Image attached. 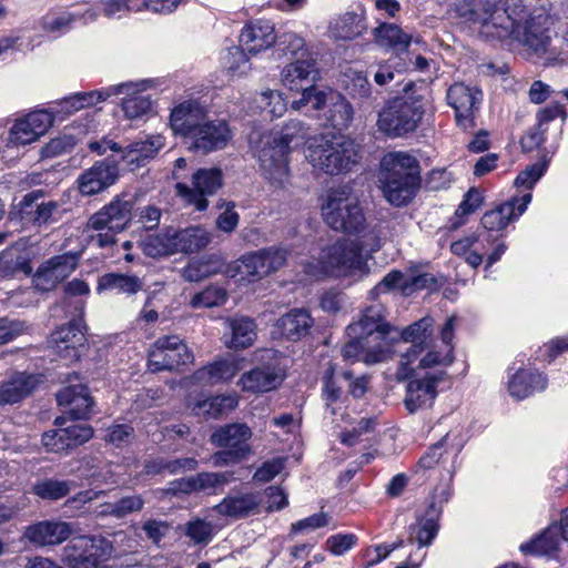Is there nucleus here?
<instances>
[{"label": "nucleus", "instance_id": "obj_14", "mask_svg": "<svg viewBox=\"0 0 568 568\" xmlns=\"http://www.w3.org/2000/svg\"><path fill=\"white\" fill-rule=\"evenodd\" d=\"M75 310L79 312L78 316L59 326L50 336V343L55 348L57 355L70 361H79L81 357L80 348L87 344V326L83 320L84 303L78 302Z\"/></svg>", "mask_w": 568, "mask_h": 568}, {"label": "nucleus", "instance_id": "obj_6", "mask_svg": "<svg viewBox=\"0 0 568 568\" xmlns=\"http://www.w3.org/2000/svg\"><path fill=\"white\" fill-rule=\"evenodd\" d=\"M460 16L481 27V33L497 39L519 38L520 24L507 9L488 0H471L460 8Z\"/></svg>", "mask_w": 568, "mask_h": 568}, {"label": "nucleus", "instance_id": "obj_19", "mask_svg": "<svg viewBox=\"0 0 568 568\" xmlns=\"http://www.w3.org/2000/svg\"><path fill=\"white\" fill-rule=\"evenodd\" d=\"M554 18L544 10L534 11L524 26H520L519 38L525 47L541 55L548 51L552 38Z\"/></svg>", "mask_w": 568, "mask_h": 568}, {"label": "nucleus", "instance_id": "obj_27", "mask_svg": "<svg viewBox=\"0 0 568 568\" xmlns=\"http://www.w3.org/2000/svg\"><path fill=\"white\" fill-rule=\"evenodd\" d=\"M206 116V109L196 100H186L176 105L170 115V125L175 134L182 135L184 142L199 128Z\"/></svg>", "mask_w": 568, "mask_h": 568}, {"label": "nucleus", "instance_id": "obj_13", "mask_svg": "<svg viewBox=\"0 0 568 568\" xmlns=\"http://www.w3.org/2000/svg\"><path fill=\"white\" fill-rule=\"evenodd\" d=\"M410 367L413 373L408 377H404L399 368L397 369V376L399 381H407L404 406L409 414H414L419 409L433 406L438 396V385L448 378V374L445 371H439L437 373H426L423 377H418L416 376V368Z\"/></svg>", "mask_w": 568, "mask_h": 568}, {"label": "nucleus", "instance_id": "obj_20", "mask_svg": "<svg viewBox=\"0 0 568 568\" xmlns=\"http://www.w3.org/2000/svg\"><path fill=\"white\" fill-rule=\"evenodd\" d=\"M73 532L71 523L59 519H44L24 527L22 540L36 548L59 546Z\"/></svg>", "mask_w": 568, "mask_h": 568}, {"label": "nucleus", "instance_id": "obj_63", "mask_svg": "<svg viewBox=\"0 0 568 568\" xmlns=\"http://www.w3.org/2000/svg\"><path fill=\"white\" fill-rule=\"evenodd\" d=\"M447 435L440 438L437 443L433 444L418 459L417 465L423 469H432L443 460L444 455L447 453L445 445Z\"/></svg>", "mask_w": 568, "mask_h": 568}, {"label": "nucleus", "instance_id": "obj_35", "mask_svg": "<svg viewBox=\"0 0 568 568\" xmlns=\"http://www.w3.org/2000/svg\"><path fill=\"white\" fill-rule=\"evenodd\" d=\"M314 325L310 312L304 308H293L282 315L275 323L278 335L291 342L306 337Z\"/></svg>", "mask_w": 568, "mask_h": 568}, {"label": "nucleus", "instance_id": "obj_11", "mask_svg": "<svg viewBox=\"0 0 568 568\" xmlns=\"http://www.w3.org/2000/svg\"><path fill=\"white\" fill-rule=\"evenodd\" d=\"M193 361V353L178 335L158 337L148 352V368L152 373L179 372L192 364Z\"/></svg>", "mask_w": 568, "mask_h": 568}, {"label": "nucleus", "instance_id": "obj_32", "mask_svg": "<svg viewBox=\"0 0 568 568\" xmlns=\"http://www.w3.org/2000/svg\"><path fill=\"white\" fill-rule=\"evenodd\" d=\"M163 146L164 138L162 135H146L143 140L122 146L120 160L125 162L131 171H135L153 159Z\"/></svg>", "mask_w": 568, "mask_h": 568}, {"label": "nucleus", "instance_id": "obj_18", "mask_svg": "<svg viewBox=\"0 0 568 568\" xmlns=\"http://www.w3.org/2000/svg\"><path fill=\"white\" fill-rule=\"evenodd\" d=\"M232 138L225 121H205L184 142L187 149L200 154H207L224 149Z\"/></svg>", "mask_w": 568, "mask_h": 568}, {"label": "nucleus", "instance_id": "obj_24", "mask_svg": "<svg viewBox=\"0 0 568 568\" xmlns=\"http://www.w3.org/2000/svg\"><path fill=\"white\" fill-rule=\"evenodd\" d=\"M530 192L521 196H513L505 203L486 212L481 217V225L488 231H503L507 225L521 216L531 202Z\"/></svg>", "mask_w": 568, "mask_h": 568}, {"label": "nucleus", "instance_id": "obj_53", "mask_svg": "<svg viewBox=\"0 0 568 568\" xmlns=\"http://www.w3.org/2000/svg\"><path fill=\"white\" fill-rule=\"evenodd\" d=\"M275 43L278 51L283 52L284 55L295 58V60L311 57L307 53L304 39L294 32L281 34Z\"/></svg>", "mask_w": 568, "mask_h": 568}, {"label": "nucleus", "instance_id": "obj_64", "mask_svg": "<svg viewBox=\"0 0 568 568\" xmlns=\"http://www.w3.org/2000/svg\"><path fill=\"white\" fill-rule=\"evenodd\" d=\"M41 442L45 449L51 453H68L71 450L62 427L44 432Z\"/></svg>", "mask_w": 568, "mask_h": 568}, {"label": "nucleus", "instance_id": "obj_51", "mask_svg": "<svg viewBox=\"0 0 568 568\" xmlns=\"http://www.w3.org/2000/svg\"><path fill=\"white\" fill-rule=\"evenodd\" d=\"M144 504L145 501L141 495L124 496L114 503L106 504L105 513L114 518L121 519L130 514L141 511Z\"/></svg>", "mask_w": 568, "mask_h": 568}, {"label": "nucleus", "instance_id": "obj_46", "mask_svg": "<svg viewBox=\"0 0 568 568\" xmlns=\"http://www.w3.org/2000/svg\"><path fill=\"white\" fill-rule=\"evenodd\" d=\"M18 251H0V276L14 277L18 274L30 276L33 273L29 255L17 254Z\"/></svg>", "mask_w": 568, "mask_h": 568}, {"label": "nucleus", "instance_id": "obj_56", "mask_svg": "<svg viewBox=\"0 0 568 568\" xmlns=\"http://www.w3.org/2000/svg\"><path fill=\"white\" fill-rule=\"evenodd\" d=\"M257 101L263 110L272 118L282 116L287 109V103L278 91H264L260 94Z\"/></svg>", "mask_w": 568, "mask_h": 568}, {"label": "nucleus", "instance_id": "obj_5", "mask_svg": "<svg viewBox=\"0 0 568 568\" xmlns=\"http://www.w3.org/2000/svg\"><path fill=\"white\" fill-rule=\"evenodd\" d=\"M251 428L244 423H230L219 426L210 436V442L220 448L212 454L214 466L225 467L241 464L253 454Z\"/></svg>", "mask_w": 568, "mask_h": 568}, {"label": "nucleus", "instance_id": "obj_15", "mask_svg": "<svg viewBox=\"0 0 568 568\" xmlns=\"http://www.w3.org/2000/svg\"><path fill=\"white\" fill-rule=\"evenodd\" d=\"M450 497L448 490L442 491V499L437 503L434 496L429 499L427 507L422 515L416 516V521L407 528L409 545L417 544L414 552L419 555L422 548L429 547L436 539L440 529V519L443 516V504L447 503Z\"/></svg>", "mask_w": 568, "mask_h": 568}, {"label": "nucleus", "instance_id": "obj_23", "mask_svg": "<svg viewBox=\"0 0 568 568\" xmlns=\"http://www.w3.org/2000/svg\"><path fill=\"white\" fill-rule=\"evenodd\" d=\"M57 403L72 420L91 417L94 399L87 384H69L57 393Z\"/></svg>", "mask_w": 568, "mask_h": 568}, {"label": "nucleus", "instance_id": "obj_21", "mask_svg": "<svg viewBox=\"0 0 568 568\" xmlns=\"http://www.w3.org/2000/svg\"><path fill=\"white\" fill-rule=\"evenodd\" d=\"M120 176L118 161L106 158L97 161L77 179L82 195H94L113 185Z\"/></svg>", "mask_w": 568, "mask_h": 568}, {"label": "nucleus", "instance_id": "obj_60", "mask_svg": "<svg viewBox=\"0 0 568 568\" xmlns=\"http://www.w3.org/2000/svg\"><path fill=\"white\" fill-rule=\"evenodd\" d=\"M547 166L548 160H544L527 166L517 175L515 184L517 186H524L527 190H531L537 181L545 174Z\"/></svg>", "mask_w": 568, "mask_h": 568}, {"label": "nucleus", "instance_id": "obj_55", "mask_svg": "<svg viewBox=\"0 0 568 568\" xmlns=\"http://www.w3.org/2000/svg\"><path fill=\"white\" fill-rule=\"evenodd\" d=\"M185 535L197 545H206L213 537L212 524L202 518L186 523Z\"/></svg>", "mask_w": 568, "mask_h": 568}, {"label": "nucleus", "instance_id": "obj_31", "mask_svg": "<svg viewBox=\"0 0 568 568\" xmlns=\"http://www.w3.org/2000/svg\"><path fill=\"white\" fill-rule=\"evenodd\" d=\"M292 251H250L241 260L247 276L262 278L277 271L286 262L287 254Z\"/></svg>", "mask_w": 568, "mask_h": 568}, {"label": "nucleus", "instance_id": "obj_7", "mask_svg": "<svg viewBox=\"0 0 568 568\" xmlns=\"http://www.w3.org/2000/svg\"><path fill=\"white\" fill-rule=\"evenodd\" d=\"M325 223L335 231L358 234L365 229V215L358 200L345 189L329 192L322 206Z\"/></svg>", "mask_w": 568, "mask_h": 568}, {"label": "nucleus", "instance_id": "obj_1", "mask_svg": "<svg viewBox=\"0 0 568 568\" xmlns=\"http://www.w3.org/2000/svg\"><path fill=\"white\" fill-rule=\"evenodd\" d=\"M433 325L434 320L425 316L399 331L386 321L381 306H367L357 322L347 325L348 341L342 346L341 356L351 364L363 362L373 365L390 359L397 344L410 343L399 362L400 374L408 377L413 373L410 364L432 344Z\"/></svg>", "mask_w": 568, "mask_h": 568}, {"label": "nucleus", "instance_id": "obj_41", "mask_svg": "<svg viewBox=\"0 0 568 568\" xmlns=\"http://www.w3.org/2000/svg\"><path fill=\"white\" fill-rule=\"evenodd\" d=\"M324 115L327 124L342 131L351 125L354 111L352 104L343 95L331 92V100Z\"/></svg>", "mask_w": 568, "mask_h": 568}, {"label": "nucleus", "instance_id": "obj_48", "mask_svg": "<svg viewBox=\"0 0 568 568\" xmlns=\"http://www.w3.org/2000/svg\"><path fill=\"white\" fill-rule=\"evenodd\" d=\"M71 491L70 480L43 478L32 486V493L43 500L57 501L67 497Z\"/></svg>", "mask_w": 568, "mask_h": 568}, {"label": "nucleus", "instance_id": "obj_62", "mask_svg": "<svg viewBox=\"0 0 568 568\" xmlns=\"http://www.w3.org/2000/svg\"><path fill=\"white\" fill-rule=\"evenodd\" d=\"M134 437V428L128 424H115L108 428L104 437L105 442L115 447H124L129 445Z\"/></svg>", "mask_w": 568, "mask_h": 568}, {"label": "nucleus", "instance_id": "obj_16", "mask_svg": "<svg viewBox=\"0 0 568 568\" xmlns=\"http://www.w3.org/2000/svg\"><path fill=\"white\" fill-rule=\"evenodd\" d=\"M84 251H67L43 262L34 272L32 282L41 292H51L77 268Z\"/></svg>", "mask_w": 568, "mask_h": 568}, {"label": "nucleus", "instance_id": "obj_10", "mask_svg": "<svg viewBox=\"0 0 568 568\" xmlns=\"http://www.w3.org/2000/svg\"><path fill=\"white\" fill-rule=\"evenodd\" d=\"M133 203L115 197L108 205L90 217V225L98 231L90 235L91 246H110L115 244L114 231H122L131 221Z\"/></svg>", "mask_w": 568, "mask_h": 568}, {"label": "nucleus", "instance_id": "obj_57", "mask_svg": "<svg viewBox=\"0 0 568 568\" xmlns=\"http://www.w3.org/2000/svg\"><path fill=\"white\" fill-rule=\"evenodd\" d=\"M98 12L89 9L84 13L79 12H63L48 22V29L51 31H59L68 28L77 20H83L84 23L92 22L97 19Z\"/></svg>", "mask_w": 568, "mask_h": 568}, {"label": "nucleus", "instance_id": "obj_28", "mask_svg": "<svg viewBox=\"0 0 568 568\" xmlns=\"http://www.w3.org/2000/svg\"><path fill=\"white\" fill-rule=\"evenodd\" d=\"M422 181L418 160L406 152H389L381 161L379 180Z\"/></svg>", "mask_w": 568, "mask_h": 568}, {"label": "nucleus", "instance_id": "obj_59", "mask_svg": "<svg viewBox=\"0 0 568 568\" xmlns=\"http://www.w3.org/2000/svg\"><path fill=\"white\" fill-rule=\"evenodd\" d=\"M408 277L399 270H392L388 272L382 281L375 285L372 293L385 294L389 291H399L404 295V286L407 284Z\"/></svg>", "mask_w": 568, "mask_h": 568}, {"label": "nucleus", "instance_id": "obj_52", "mask_svg": "<svg viewBox=\"0 0 568 568\" xmlns=\"http://www.w3.org/2000/svg\"><path fill=\"white\" fill-rule=\"evenodd\" d=\"M232 473L202 471L195 475L196 493L216 495L217 488H222L231 480Z\"/></svg>", "mask_w": 568, "mask_h": 568}, {"label": "nucleus", "instance_id": "obj_3", "mask_svg": "<svg viewBox=\"0 0 568 568\" xmlns=\"http://www.w3.org/2000/svg\"><path fill=\"white\" fill-rule=\"evenodd\" d=\"M310 163L329 175L345 174L359 162V145L348 136L322 138L308 146Z\"/></svg>", "mask_w": 568, "mask_h": 568}, {"label": "nucleus", "instance_id": "obj_29", "mask_svg": "<svg viewBox=\"0 0 568 568\" xmlns=\"http://www.w3.org/2000/svg\"><path fill=\"white\" fill-rule=\"evenodd\" d=\"M53 123V115L41 110L17 120L11 129V139L19 144H29L43 135Z\"/></svg>", "mask_w": 568, "mask_h": 568}, {"label": "nucleus", "instance_id": "obj_44", "mask_svg": "<svg viewBox=\"0 0 568 568\" xmlns=\"http://www.w3.org/2000/svg\"><path fill=\"white\" fill-rule=\"evenodd\" d=\"M375 40L381 47L404 52L408 49L413 37L393 23H383L374 30Z\"/></svg>", "mask_w": 568, "mask_h": 568}, {"label": "nucleus", "instance_id": "obj_30", "mask_svg": "<svg viewBox=\"0 0 568 568\" xmlns=\"http://www.w3.org/2000/svg\"><path fill=\"white\" fill-rule=\"evenodd\" d=\"M346 79L348 95L356 101L361 111L372 113L378 105L381 92L372 88L368 77L362 71L349 70Z\"/></svg>", "mask_w": 568, "mask_h": 568}, {"label": "nucleus", "instance_id": "obj_38", "mask_svg": "<svg viewBox=\"0 0 568 568\" xmlns=\"http://www.w3.org/2000/svg\"><path fill=\"white\" fill-rule=\"evenodd\" d=\"M38 386V379L31 374H18L0 385V404H16L28 397Z\"/></svg>", "mask_w": 568, "mask_h": 568}, {"label": "nucleus", "instance_id": "obj_22", "mask_svg": "<svg viewBox=\"0 0 568 568\" xmlns=\"http://www.w3.org/2000/svg\"><path fill=\"white\" fill-rule=\"evenodd\" d=\"M483 93L477 88L454 83L447 91L448 104L455 110L457 124L467 130L474 126L475 111L478 110Z\"/></svg>", "mask_w": 568, "mask_h": 568}, {"label": "nucleus", "instance_id": "obj_26", "mask_svg": "<svg viewBox=\"0 0 568 568\" xmlns=\"http://www.w3.org/2000/svg\"><path fill=\"white\" fill-rule=\"evenodd\" d=\"M145 82L121 83L112 85V95L124 94L122 110L130 120L139 119L152 112V100L149 94H144Z\"/></svg>", "mask_w": 568, "mask_h": 568}, {"label": "nucleus", "instance_id": "obj_33", "mask_svg": "<svg viewBox=\"0 0 568 568\" xmlns=\"http://www.w3.org/2000/svg\"><path fill=\"white\" fill-rule=\"evenodd\" d=\"M318 78L316 60L313 57L296 59L286 64L281 72L282 83L291 91H300Z\"/></svg>", "mask_w": 568, "mask_h": 568}, {"label": "nucleus", "instance_id": "obj_39", "mask_svg": "<svg viewBox=\"0 0 568 568\" xmlns=\"http://www.w3.org/2000/svg\"><path fill=\"white\" fill-rule=\"evenodd\" d=\"M384 197L394 206H404L414 200L420 181H413L412 178L404 180H379Z\"/></svg>", "mask_w": 568, "mask_h": 568}, {"label": "nucleus", "instance_id": "obj_9", "mask_svg": "<svg viewBox=\"0 0 568 568\" xmlns=\"http://www.w3.org/2000/svg\"><path fill=\"white\" fill-rule=\"evenodd\" d=\"M113 545L95 535H80L63 548V562L68 568H106Z\"/></svg>", "mask_w": 568, "mask_h": 568}, {"label": "nucleus", "instance_id": "obj_4", "mask_svg": "<svg viewBox=\"0 0 568 568\" xmlns=\"http://www.w3.org/2000/svg\"><path fill=\"white\" fill-rule=\"evenodd\" d=\"M325 253L318 258L301 263L302 281H322L327 277H344L367 270V260L373 258L376 251H321Z\"/></svg>", "mask_w": 568, "mask_h": 568}, {"label": "nucleus", "instance_id": "obj_50", "mask_svg": "<svg viewBox=\"0 0 568 568\" xmlns=\"http://www.w3.org/2000/svg\"><path fill=\"white\" fill-rule=\"evenodd\" d=\"M341 374H336L334 365H329L322 377V398L327 405L335 404L342 400L344 390L339 382Z\"/></svg>", "mask_w": 568, "mask_h": 568}, {"label": "nucleus", "instance_id": "obj_47", "mask_svg": "<svg viewBox=\"0 0 568 568\" xmlns=\"http://www.w3.org/2000/svg\"><path fill=\"white\" fill-rule=\"evenodd\" d=\"M232 337L229 344L230 348L245 349L253 345L256 339V324L254 320L242 317L234 320L231 324Z\"/></svg>", "mask_w": 568, "mask_h": 568}, {"label": "nucleus", "instance_id": "obj_49", "mask_svg": "<svg viewBox=\"0 0 568 568\" xmlns=\"http://www.w3.org/2000/svg\"><path fill=\"white\" fill-rule=\"evenodd\" d=\"M179 248H205L210 241V233L202 226H191L175 234Z\"/></svg>", "mask_w": 568, "mask_h": 568}, {"label": "nucleus", "instance_id": "obj_8", "mask_svg": "<svg viewBox=\"0 0 568 568\" xmlns=\"http://www.w3.org/2000/svg\"><path fill=\"white\" fill-rule=\"evenodd\" d=\"M424 115L419 101L410 97H396L378 112V130L389 138L404 136L414 132Z\"/></svg>", "mask_w": 568, "mask_h": 568}, {"label": "nucleus", "instance_id": "obj_2", "mask_svg": "<svg viewBox=\"0 0 568 568\" xmlns=\"http://www.w3.org/2000/svg\"><path fill=\"white\" fill-rule=\"evenodd\" d=\"M310 128L301 120L292 119L280 133H270L261 138V148L256 153L263 176L276 189L288 182L287 155L294 141L304 140Z\"/></svg>", "mask_w": 568, "mask_h": 568}, {"label": "nucleus", "instance_id": "obj_37", "mask_svg": "<svg viewBox=\"0 0 568 568\" xmlns=\"http://www.w3.org/2000/svg\"><path fill=\"white\" fill-rule=\"evenodd\" d=\"M260 505V500L256 495L252 493L242 494L240 496H226L217 505L213 507V510L225 517L233 519H242L253 514Z\"/></svg>", "mask_w": 568, "mask_h": 568}, {"label": "nucleus", "instance_id": "obj_61", "mask_svg": "<svg viewBox=\"0 0 568 568\" xmlns=\"http://www.w3.org/2000/svg\"><path fill=\"white\" fill-rule=\"evenodd\" d=\"M62 428L71 450L89 442L94 434L92 426L88 424H73Z\"/></svg>", "mask_w": 568, "mask_h": 568}, {"label": "nucleus", "instance_id": "obj_58", "mask_svg": "<svg viewBox=\"0 0 568 568\" xmlns=\"http://www.w3.org/2000/svg\"><path fill=\"white\" fill-rule=\"evenodd\" d=\"M358 542V537L353 532H338L326 539V549L334 556H342Z\"/></svg>", "mask_w": 568, "mask_h": 568}, {"label": "nucleus", "instance_id": "obj_54", "mask_svg": "<svg viewBox=\"0 0 568 568\" xmlns=\"http://www.w3.org/2000/svg\"><path fill=\"white\" fill-rule=\"evenodd\" d=\"M227 301V293L222 287L207 286L203 291L196 293L191 298V305L194 308L199 307H214L225 304Z\"/></svg>", "mask_w": 568, "mask_h": 568}, {"label": "nucleus", "instance_id": "obj_17", "mask_svg": "<svg viewBox=\"0 0 568 568\" xmlns=\"http://www.w3.org/2000/svg\"><path fill=\"white\" fill-rule=\"evenodd\" d=\"M222 184L223 176L220 169H199L192 176L193 187L178 183L175 190L179 196L193 204L197 211H204L209 205L206 196L215 194Z\"/></svg>", "mask_w": 568, "mask_h": 568}, {"label": "nucleus", "instance_id": "obj_43", "mask_svg": "<svg viewBox=\"0 0 568 568\" xmlns=\"http://www.w3.org/2000/svg\"><path fill=\"white\" fill-rule=\"evenodd\" d=\"M129 295L136 294L142 290V282L138 276L122 273H105L98 280L97 291H113Z\"/></svg>", "mask_w": 568, "mask_h": 568}, {"label": "nucleus", "instance_id": "obj_42", "mask_svg": "<svg viewBox=\"0 0 568 568\" xmlns=\"http://www.w3.org/2000/svg\"><path fill=\"white\" fill-rule=\"evenodd\" d=\"M240 371L235 361L216 359L195 372V377L209 384L230 382Z\"/></svg>", "mask_w": 568, "mask_h": 568}, {"label": "nucleus", "instance_id": "obj_12", "mask_svg": "<svg viewBox=\"0 0 568 568\" xmlns=\"http://www.w3.org/2000/svg\"><path fill=\"white\" fill-rule=\"evenodd\" d=\"M262 363L245 372L240 384L244 392L253 394L267 393L278 388L286 378V368L281 364V353L275 349H264Z\"/></svg>", "mask_w": 568, "mask_h": 568}, {"label": "nucleus", "instance_id": "obj_40", "mask_svg": "<svg viewBox=\"0 0 568 568\" xmlns=\"http://www.w3.org/2000/svg\"><path fill=\"white\" fill-rule=\"evenodd\" d=\"M237 403L235 395L204 396L201 394L193 403V412L195 415H203L206 419L217 418L233 410L237 406Z\"/></svg>", "mask_w": 568, "mask_h": 568}, {"label": "nucleus", "instance_id": "obj_25", "mask_svg": "<svg viewBox=\"0 0 568 568\" xmlns=\"http://www.w3.org/2000/svg\"><path fill=\"white\" fill-rule=\"evenodd\" d=\"M547 386L548 376L532 367H519L508 376L507 382L509 395L517 400H524L537 393H541Z\"/></svg>", "mask_w": 568, "mask_h": 568}, {"label": "nucleus", "instance_id": "obj_36", "mask_svg": "<svg viewBox=\"0 0 568 568\" xmlns=\"http://www.w3.org/2000/svg\"><path fill=\"white\" fill-rule=\"evenodd\" d=\"M224 258L217 253L192 256L182 270V276L189 282H200L222 272Z\"/></svg>", "mask_w": 568, "mask_h": 568}, {"label": "nucleus", "instance_id": "obj_45", "mask_svg": "<svg viewBox=\"0 0 568 568\" xmlns=\"http://www.w3.org/2000/svg\"><path fill=\"white\" fill-rule=\"evenodd\" d=\"M558 546L557 530L548 527L528 541L523 542L519 550L526 556H547L556 552Z\"/></svg>", "mask_w": 568, "mask_h": 568}, {"label": "nucleus", "instance_id": "obj_34", "mask_svg": "<svg viewBox=\"0 0 568 568\" xmlns=\"http://www.w3.org/2000/svg\"><path fill=\"white\" fill-rule=\"evenodd\" d=\"M275 42L274 26L267 20L247 23L240 34V44L251 54L268 49Z\"/></svg>", "mask_w": 568, "mask_h": 568}]
</instances>
